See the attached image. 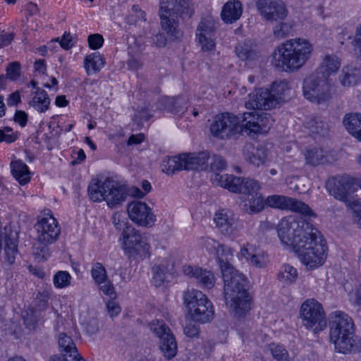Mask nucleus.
Segmentation results:
<instances>
[{
	"label": "nucleus",
	"mask_w": 361,
	"mask_h": 361,
	"mask_svg": "<svg viewBox=\"0 0 361 361\" xmlns=\"http://www.w3.org/2000/svg\"><path fill=\"white\" fill-rule=\"evenodd\" d=\"M297 278V269L289 264H284L278 274L279 280L285 283H293Z\"/></svg>",
	"instance_id": "obj_40"
},
{
	"label": "nucleus",
	"mask_w": 361,
	"mask_h": 361,
	"mask_svg": "<svg viewBox=\"0 0 361 361\" xmlns=\"http://www.w3.org/2000/svg\"><path fill=\"white\" fill-rule=\"evenodd\" d=\"M183 305L193 321L204 324L213 319L214 306L202 291L194 288L188 289L183 292Z\"/></svg>",
	"instance_id": "obj_6"
},
{
	"label": "nucleus",
	"mask_w": 361,
	"mask_h": 361,
	"mask_svg": "<svg viewBox=\"0 0 361 361\" xmlns=\"http://www.w3.org/2000/svg\"><path fill=\"white\" fill-rule=\"evenodd\" d=\"M184 334L190 338L197 337L200 334V329L193 324H188L184 328Z\"/></svg>",
	"instance_id": "obj_62"
},
{
	"label": "nucleus",
	"mask_w": 361,
	"mask_h": 361,
	"mask_svg": "<svg viewBox=\"0 0 361 361\" xmlns=\"http://www.w3.org/2000/svg\"><path fill=\"white\" fill-rule=\"evenodd\" d=\"M20 75V64L17 61L10 63L6 68V79L16 80Z\"/></svg>",
	"instance_id": "obj_53"
},
{
	"label": "nucleus",
	"mask_w": 361,
	"mask_h": 361,
	"mask_svg": "<svg viewBox=\"0 0 361 361\" xmlns=\"http://www.w3.org/2000/svg\"><path fill=\"white\" fill-rule=\"evenodd\" d=\"M266 204L282 210H290L307 216H316L314 212L307 204L295 198L285 195H273L268 196L266 199Z\"/></svg>",
	"instance_id": "obj_16"
},
{
	"label": "nucleus",
	"mask_w": 361,
	"mask_h": 361,
	"mask_svg": "<svg viewBox=\"0 0 361 361\" xmlns=\"http://www.w3.org/2000/svg\"><path fill=\"white\" fill-rule=\"evenodd\" d=\"M249 263L257 268H262L266 265L263 255L257 251L254 255H252V257L249 261Z\"/></svg>",
	"instance_id": "obj_60"
},
{
	"label": "nucleus",
	"mask_w": 361,
	"mask_h": 361,
	"mask_svg": "<svg viewBox=\"0 0 361 361\" xmlns=\"http://www.w3.org/2000/svg\"><path fill=\"white\" fill-rule=\"evenodd\" d=\"M257 7L263 18L271 23L286 20L288 16L286 5L281 0H258Z\"/></svg>",
	"instance_id": "obj_18"
},
{
	"label": "nucleus",
	"mask_w": 361,
	"mask_h": 361,
	"mask_svg": "<svg viewBox=\"0 0 361 361\" xmlns=\"http://www.w3.org/2000/svg\"><path fill=\"white\" fill-rule=\"evenodd\" d=\"M5 254L6 261L10 264H13L18 254L17 244L16 240L9 237H6L5 239Z\"/></svg>",
	"instance_id": "obj_43"
},
{
	"label": "nucleus",
	"mask_w": 361,
	"mask_h": 361,
	"mask_svg": "<svg viewBox=\"0 0 361 361\" xmlns=\"http://www.w3.org/2000/svg\"><path fill=\"white\" fill-rule=\"evenodd\" d=\"M338 79L343 87L354 86L361 80V71L353 66H345L342 68Z\"/></svg>",
	"instance_id": "obj_27"
},
{
	"label": "nucleus",
	"mask_w": 361,
	"mask_h": 361,
	"mask_svg": "<svg viewBox=\"0 0 361 361\" xmlns=\"http://www.w3.org/2000/svg\"><path fill=\"white\" fill-rule=\"evenodd\" d=\"M215 255L219 265L226 262H231L233 257V250L231 247L221 244Z\"/></svg>",
	"instance_id": "obj_46"
},
{
	"label": "nucleus",
	"mask_w": 361,
	"mask_h": 361,
	"mask_svg": "<svg viewBox=\"0 0 361 361\" xmlns=\"http://www.w3.org/2000/svg\"><path fill=\"white\" fill-rule=\"evenodd\" d=\"M53 242H44L40 240V238L37 237L36 242L32 247V252L36 258L45 260L50 255L49 245Z\"/></svg>",
	"instance_id": "obj_39"
},
{
	"label": "nucleus",
	"mask_w": 361,
	"mask_h": 361,
	"mask_svg": "<svg viewBox=\"0 0 361 361\" xmlns=\"http://www.w3.org/2000/svg\"><path fill=\"white\" fill-rule=\"evenodd\" d=\"M271 92L267 88H259L248 95L245 106L248 109L268 110L276 106Z\"/></svg>",
	"instance_id": "obj_21"
},
{
	"label": "nucleus",
	"mask_w": 361,
	"mask_h": 361,
	"mask_svg": "<svg viewBox=\"0 0 361 361\" xmlns=\"http://www.w3.org/2000/svg\"><path fill=\"white\" fill-rule=\"evenodd\" d=\"M240 118L230 114L216 115L210 126L212 135L219 139H228L235 135L240 128Z\"/></svg>",
	"instance_id": "obj_14"
},
{
	"label": "nucleus",
	"mask_w": 361,
	"mask_h": 361,
	"mask_svg": "<svg viewBox=\"0 0 361 361\" xmlns=\"http://www.w3.org/2000/svg\"><path fill=\"white\" fill-rule=\"evenodd\" d=\"M343 124L353 137L361 141V114H347L343 119ZM359 163L361 164V156L359 157Z\"/></svg>",
	"instance_id": "obj_28"
},
{
	"label": "nucleus",
	"mask_w": 361,
	"mask_h": 361,
	"mask_svg": "<svg viewBox=\"0 0 361 361\" xmlns=\"http://www.w3.org/2000/svg\"><path fill=\"white\" fill-rule=\"evenodd\" d=\"M87 41L89 47L92 49L96 50L99 49L102 46L104 43V38L102 35L99 34H93L89 35Z\"/></svg>",
	"instance_id": "obj_57"
},
{
	"label": "nucleus",
	"mask_w": 361,
	"mask_h": 361,
	"mask_svg": "<svg viewBox=\"0 0 361 361\" xmlns=\"http://www.w3.org/2000/svg\"><path fill=\"white\" fill-rule=\"evenodd\" d=\"M243 13V6L238 0L228 1L222 7L221 17L228 24L233 23L240 19Z\"/></svg>",
	"instance_id": "obj_23"
},
{
	"label": "nucleus",
	"mask_w": 361,
	"mask_h": 361,
	"mask_svg": "<svg viewBox=\"0 0 361 361\" xmlns=\"http://www.w3.org/2000/svg\"><path fill=\"white\" fill-rule=\"evenodd\" d=\"M171 0L160 3L159 16L161 27L168 34L176 35L178 25V15L182 18H191L195 8L191 0H175L173 8H169Z\"/></svg>",
	"instance_id": "obj_5"
},
{
	"label": "nucleus",
	"mask_w": 361,
	"mask_h": 361,
	"mask_svg": "<svg viewBox=\"0 0 361 361\" xmlns=\"http://www.w3.org/2000/svg\"><path fill=\"white\" fill-rule=\"evenodd\" d=\"M91 274L96 283L104 282L107 279L106 271L102 263L96 262L91 269Z\"/></svg>",
	"instance_id": "obj_48"
},
{
	"label": "nucleus",
	"mask_w": 361,
	"mask_h": 361,
	"mask_svg": "<svg viewBox=\"0 0 361 361\" xmlns=\"http://www.w3.org/2000/svg\"><path fill=\"white\" fill-rule=\"evenodd\" d=\"M290 89L289 83L287 80H279L274 82L269 90L271 92L273 99H275L276 104L279 103L282 96L285 95L286 92Z\"/></svg>",
	"instance_id": "obj_38"
},
{
	"label": "nucleus",
	"mask_w": 361,
	"mask_h": 361,
	"mask_svg": "<svg viewBox=\"0 0 361 361\" xmlns=\"http://www.w3.org/2000/svg\"><path fill=\"white\" fill-rule=\"evenodd\" d=\"M11 173L20 185H25L30 180V173L27 166L21 160L11 163Z\"/></svg>",
	"instance_id": "obj_30"
},
{
	"label": "nucleus",
	"mask_w": 361,
	"mask_h": 361,
	"mask_svg": "<svg viewBox=\"0 0 361 361\" xmlns=\"http://www.w3.org/2000/svg\"><path fill=\"white\" fill-rule=\"evenodd\" d=\"M99 286L100 290L107 295H111L114 293V287L110 282L105 279L104 282L97 283Z\"/></svg>",
	"instance_id": "obj_64"
},
{
	"label": "nucleus",
	"mask_w": 361,
	"mask_h": 361,
	"mask_svg": "<svg viewBox=\"0 0 361 361\" xmlns=\"http://www.w3.org/2000/svg\"><path fill=\"white\" fill-rule=\"evenodd\" d=\"M331 87L329 80L314 72L304 79L302 92L305 99L315 104L330 99Z\"/></svg>",
	"instance_id": "obj_9"
},
{
	"label": "nucleus",
	"mask_w": 361,
	"mask_h": 361,
	"mask_svg": "<svg viewBox=\"0 0 361 361\" xmlns=\"http://www.w3.org/2000/svg\"><path fill=\"white\" fill-rule=\"evenodd\" d=\"M214 182L232 192L245 194L247 196L259 192L260 183L254 179L237 177L233 175H220L216 173L212 177Z\"/></svg>",
	"instance_id": "obj_11"
},
{
	"label": "nucleus",
	"mask_w": 361,
	"mask_h": 361,
	"mask_svg": "<svg viewBox=\"0 0 361 361\" xmlns=\"http://www.w3.org/2000/svg\"><path fill=\"white\" fill-rule=\"evenodd\" d=\"M106 309L109 316L113 318L118 316L121 312V307L115 301L109 300L106 303Z\"/></svg>",
	"instance_id": "obj_59"
},
{
	"label": "nucleus",
	"mask_w": 361,
	"mask_h": 361,
	"mask_svg": "<svg viewBox=\"0 0 361 361\" xmlns=\"http://www.w3.org/2000/svg\"><path fill=\"white\" fill-rule=\"evenodd\" d=\"M306 125L310 132L314 134L324 135L326 130L325 123L319 118H310Z\"/></svg>",
	"instance_id": "obj_47"
},
{
	"label": "nucleus",
	"mask_w": 361,
	"mask_h": 361,
	"mask_svg": "<svg viewBox=\"0 0 361 361\" xmlns=\"http://www.w3.org/2000/svg\"><path fill=\"white\" fill-rule=\"evenodd\" d=\"M306 164L317 166L328 161L325 152L319 147L308 149L304 152Z\"/></svg>",
	"instance_id": "obj_33"
},
{
	"label": "nucleus",
	"mask_w": 361,
	"mask_h": 361,
	"mask_svg": "<svg viewBox=\"0 0 361 361\" xmlns=\"http://www.w3.org/2000/svg\"><path fill=\"white\" fill-rule=\"evenodd\" d=\"M127 211L130 219L140 226L149 228L155 224L156 216L144 202H131L128 204Z\"/></svg>",
	"instance_id": "obj_17"
},
{
	"label": "nucleus",
	"mask_w": 361,
	"mask_h": 361,
	"mask_svg": "<svg viewBox=\"0 0 361 361\" xmlns=\"http://www.w3.org/2000/svg\"><path fill=\"white\" fill-rule=\"evenodd\" d=\"M71 276L68 271H59L54 276L53 282L55 287L63 288L71 284Z\"/></svg>",
	"instance_id": "obj_45"
},
{
	"label": "nucleus",
	"mask_w": 361,
	"mask_h": 361,
	"mask_svg": "<svg viewBox=\"0 0 361 361\" xmlns=\"http://www.w3.org/2000/svg\"><path fill=\"white\" fill-rule=\"evenodd\" d=\"M14 121L21 127H25L27 122V114L21 110H17L14 115Z\"/></svg>",
	"instance_id": "obj_61"
},
{
	"label": "nucleus",
	"mask_w": 361,
	"mask_h": 361,
	"mask_svg": "<svg viewBox=\"0 0 361 361\" xmlns=\"http://www.w3.org/2000/svg\"><path fill=\"white\" fill-rule=\"evenodd\" d=\"M273 35L276 38L283 39L288 36L293 30V23L292 20H281L274 21Z\"/></svg>",
	"instance_id": "obj_36"
},
{
	"label": "nucleus",
	"mask_w": 361,
	"mask_h": 361,
	"mask_svg": "<svg viewBox=\"0 0 361 361\" xmlns=\"http://www.w3.org/2000/svg\"><path fill=\"white\" fill-rule=\"evenodd\" d=\"M196 38L210 37L216 35L214 20L211 18L202 19L196 30Z\"/></svg>",
	"instance_id": "obj_35"
},
{
	"label": "nucleus",
	"mask_w": 361,
	"mask_h": 361,
	"mask_svg": "<svg viewBox=\"0 0 361 361\" xmlns=\"http://www.w3.org/2000/svg\"><path fill=\"white\" fill-rule=\"evenodd\" d=\"M88 195L94 202L105 200L110 207L121 204L126 197L125 189L116 185L115 182L109 178L104 181L93 179L88 186Z\"/></svg>",
	"instance_id": "obj_7"
},
{
	"label": "nucleus",
	"mask_w": 361,
	"mask_h": 361,
	"mask_svg": "<svg viewBox=\"0 0 361 361\" xmlns=\"http://www.w3.org/2000/svg\"><path fill=\"white\" fill-rule=\"evenodd\" d=\"M354 323L350 317L341 311L331 314L330 338L336 350L346 353L354 350Z\"/></svg>",
	"instance_id": "obj_4"
},
{
	"label": "nucleus",
	"mask_w": 361,
	"mask_h": 361,
	"mask_svg": "<svg viewBox=\"0 0 361 361\" xmlns=\"http://www.w3.org/2000/svg\"><path fill=\"white\" fill-rule=\"evenodd\" d=\"M59 345L60 350L63 353V356L73 357L75 361H85L78 353L75 343L71 336L65 333L59 334Z\"/></svg>",
	"instance_id": "obj_26"
},
{
	"label": "nucleus",
	"mask_w": 361,
	"mask_h": 361,
	"mask_svg": "<svg viewBox=\"0 0 361 361\" xmlns=\"http://www.w3.org/2000/svg\"><path fill=\"white\" fill-rule=\"evenodd\" d=\"M111 220L115 228L118 231H122L121 235H123L128 228H134L129 224L128 219L121 212H115L112 215Z\"/></svg>",
	"instance_id": "obj_44"
},
{
	"label": "nucleus",
	"mask_w": 361,
	"mask_h": 361,
	"mask_svg": "<svg viewBox=\"0 0 361 361\" xmlns=\"http://www.w3.org/2000/svg\"><path fill=\"white\" fill-rule=\"evenodd\" d=\"M131 12L132 13L126 18L127 23L132 25L140 20H145V13L138 5H133L131 8Z\"/></svg>",
	"instance_id": "obj_51"
},
{
	"label": "nucleus",
	"mask_w": 361,
	"mask_h": 361,
	"mask_svg": "<svg viewBox=\"0 0 361 361\" xmlns=\"http://www.w3.org/2000/svg\"><path fill=\"white\" fill-rule=\"evenodd\" d=\"M269 350L276 361H290L289 353L283 345L272 343L269 345Z\"/></svg>",
	"instance_id": "obj_41"
},
{
	"label": "nucleus",
	"mask_w": 361,
	"mask_h": 361,
	"mask_svg": "<svg viewBox=\"0 0 361 361\" xmlns=\"http://www.w3.org/2000/svg\"><path fill=\"white\" fill-rule=\"evenodd\" d=\"M29 104L39 113L45 112L49 109L50 105V99L47 92L41 88H37Z\"/></svg>",
	"instance_id": "obj_32"
},
{
	"label": "nucleus",
	"mask_w": 361,
	"mask_h": 361,
	"mask_svg": "<svg viewBox=\"0 0 361 361\" xmlns=\"http://www.w3.org/2000/svg\"><path fill=\"white\" fill-rule=\"evenodd\" d=\"M163 100L166 104V108L169 111L176 114L180 111L176 107V105L178 104V99L166 97L163 99Z\"/></svg>",
	"instance_id": "obj_63"
},
{
	"label": "nucleus",
	"mask_w": 361,
	"mask_h": 361,
	"mask_svg": "<svg viewBox=\"0 0 361 361\" xmlns=\"http://www.w3.org/2000/svg\"><path fill=\"white\" fill-rule=\"evenodd\" d=\"M221 243L211 238H206L204 242V247H205V249L209 252L214 255L216 253Z\"/></svg>",
	"instance_id": "obj_58"
},
{
	"label": "nucleus",
	"mask_w": 361,
	"mask_h": 361,
	"mask_svg": "<svg viewBox=\"0 0 361 361\" xmlns=\"http://www.w3.org/2000/svg\"><path fill=\"white\" fill-rule=\"evenodd\" d=\"M257 251V250L254 247V246L247 243L241 247L239 257L241 258H245L246 261L249 262V261L252 257V255H254Z\"/></svg>",
	"instance_id": "obj_56"
},
{
	"label": "nucleus",
	"mask_w": 361,
	"mask_h": 361,
	"mask_svg": "<svg viewBox=\"0 0 361 361\" xmlns=\"http://www.w3.org/2000/svg\"><path fill=\"white\" fill-rule=\"evenodd\" d=\"M39 315L37 311L30 309L25 312L23 314L24 323L29 329H35L39 320Z\"/></svg>",
	"instance_id": "obj_52"
},
{
	"label": "nucleus",
	"mask_w": 361,
	"mask_h": 361,
	"mask_svg": "<svg viewBox=\"0 0 361 361\" xmlns=\"http://www.w3.org/2000/svg\"><path fill=\"white\" fill-rule=\"evenodd\" d=\"M257 118H258V113L257 112H246L243 114L242 130L250 137L260 134V130L258 128L259 122Z\"/></svg>",
	"instance_id": "obj_31"
},
{
	"label": "nucleus",
	"mask_w": 361,
	"mask_h": 361,
	"mask_svg": "<svg viewBox=\"0 0 361 361\" xmlns=\"http://www.w3.org/2000/svg\"><path fill=\"white\" fill-rule=\"evenodd\" d=\"M84 63L88 75L98 72L104 66L102 58L98 53L87 56Z\"/></svg>",
	"instance_id": "obj_37"
},
{
	"label": "nucleus",
	"mask_w": 361,
	"mask_h": 361,
	"mask_svg": "<svg viewBox=\"0 0 361 361\" xmlns=\"http://www.w3.org/2000/svg\"><path fill=\"white\" fill-rule=\"evenodd\" d=\"M37 237L41 241L56 242L61 233V227L49 209L44 210L35 224Z\"/></svg>",
	"instance_id": "obj_15"
},
{
	"label": "nucleus",
	"mask_w": 361,
	"mask_h": 361,
	"mask_svg": "<svg viewBox=\"0 0 361 361\" xmlns=\"http://www.w3.org/2000/svg\"><path fill=\"white\" fill-rule=\"evenodd\" d=\"M313 50L312 43L305 38L290 39L276 47L272 63L281 71L295 73L310 59Z\"/></svg>",
	"instance_id": "obj_3"
},
{
	"label": "nucleus",
	"mask_w": 361,
	"mask_h": 361,
	"mask_svg": "<svg viewBox=\"0 0 361 361\" xmlns=\"http://www.w3.org/2000/svg\"><path fill=\"white\" fill-rule=\"evenodd\" d=\"M203 51H214L216 48L215 37L196 38Z\"/></svg>",
	"instance_id": "obj_54"
},
{
	"label": "nucleus",
	"mask_w": 361,
	"mask_h": 361,
	"mask_svg": "<svg viewBox=\"0 0 361 361\" xmlns=\"http://www.w3.org/2000/svg\"><path fill=\"white\" fill-rule=\"evenodd\" d=\"M300 316L306 329L317 334L326 327L325 312L321 303L314 299H307L300 309Z\"/></svg>",
	"instance_id": "obj_10"
},
{
	"label": "nucleus",
	"mask_w": 361,
	"mask_h": 361,
	"mask_svg": "<svg viewBox=\"0 0 361 361\" xmlns=\"http://www.w3.org/2000/svg\"><path fill=\"white\" fill-rule=\"evenodd\" d=\"M152 282L156 287L161 286L165 279V274L164 269L161 265H154L152 269Z\"/></svg>",
	"instance_id": "obj_50"
},
{
	"label": "nucleus",
	"mask_w": 361,
	"mask_h": 361,
	"mask_svg": "<svg viewBox=\"0 0 361 361\" xmlns=\"http://www.w3.org/2000/svg\"><path fill=\"white\" fill-rule=\"evenodd\" d=\"M183 272L185 275L196 279L197 283L202 288L210 289L215 284V277L212 272L197 267L185 266Z\"/></svg>",
	"instance_id": "obj_22"
},
{
	"label": "nucleus",
	"mask_w": 361,
	"mask_h": 361,
	"mask_svg": "<svg viewBox=\"0 0 361 361\" xmlns=\"http://www.w3.org/2000/svg\"><path fill=\"white\" fill-rule=\"evenodd\" d=\"M224 283V299L227 307L235 317H240L251 309V298L247 291V281L231 262L219 265Z\"/></svg>",
	"instance_id": "obj_2"
},
{
	"label": "nucleus",
	"mask_w": 361,
	"mask_h": 361,
	"mask_svg": "<svg viewBox=\"0 0 361 361\" xmlns=\"http://www.w3.org/2000/svg\"><path fill=\"white\" fill-rule=\"evenodd\" d=\"M257 119L259 122L258 128L260 130V134L267 133L274 123L271 116L267 113L258 114Z\"/></svg>",
	"instance_id": "obj_49"
},
{
	"label": "nucleus",
	"mask_w": 361,
	"mask_h": 361,
	"mask_svg": "<svg viewBox=\"0 0 361 361\" xmlns=\"http://www.w3.org/2000/svg\"><path fill=\"white\" fill-rule=\"evenodd\" d=\"M356 185L355 179L348 176H343L333 178L328 183L330 193L335 198L343 202H347L350 193L354 191Z\"/></svg>",
	"instance_id": "obj_20"
},
{
	"label": "nucleus",
	"mask_w": 361,
	"mask_h": 361,
	"mask_svg": "<svg viewBox=\"0 0 361 361\" xmlns=\"http://www.w3.org/2000/svg\"><path fill=\"white\" fill-rule=\"evenodd\" d=\"M184 162H185V170L201 169L203 170L207 166L209 153L202 152L200 153L183 154Z\"/></svg>",
	"instance_id": "obj_25"
},
{
	"label": "nucleus",
	"mask_w": 361,
	"mask_h": 361,
	"mask_svg": "<svg viewBox=\"0 0 361 361\" xmlns=\"http://www.w3.org/2000/svg\"><path fill=\"white\" fill-rule=\"evenodd\" d=\"M235 53L242 61L254 59L257 56V53L252 49L250 44L245 42L238 44L235 47Z\"/></svg>",
	"instance_id": "obj_42"
},
{
	"label": "nucleus",
	"mask_w": 361,
	"mask_h": 361,
	"mask_svg": "<svg viewBox=\"0 0 361 361\" xmlns=\"http://www.w3.org/2000/svg\"><path fill=\"white\" fill-rule=\"evenodd\" d=\"M161 166L162 171L168 175H173L177 171L185 170V162H184L183 154L164 158Z\"/></svg>",
	"instance_id": "obj_29"
},
{
	"label": "nucleus",
	"mask_w": 361,
	"mask_h": 361,
	"mask_svg": "<svg viewBox=\"0 0 361 361\" xmlns=\"http://www.w3.org/2000/svg\"><path fill=\"white\" fill-rule=\"evenodd\" d=\"M238 218L230 209L219 208L214 214L213 223L217 231L224 237L234 238L239 235Z\"/></svg>",
	"instance_id": "obj_13"
},
{
	"label": "nucleus",
	"mask_w": 361,
	"mask_h": 361,
	"mask_svg": "<svg viewBox=\"0 0 361 361\" xmlns=\"http://www.w3.org/2000/svg\"><path fill=\"white\" fill-rule=\"evenodd\" d=\"M265 204L266 200L264 201L262 195L257 192L247 197L244 207L247 213L257 214L264 209Z\"/></svg>",
	"instance_id": "obj_34"
},
{
	"label": "nucleus",
	"mask_w": 361,
	"mask_h": 361,
	"mask_svg": "<svg viewBox=\"0 0 361 361\" xmlns=\"http://www.w3.org/2000/svg\"><path fill=\"white\" fill-rule=\"evenodd\" d=\"M271 148L267 144L247 145L243 152L244 158L251 166L259 168L271 161Z\"/></svg>",
	"instance_id": "obj_19"
},
{
	"label": "nucleus",
	"mask_w": 361,
	"mask_h": 361,
	"mask_svg": "<svg viewBox=\"0 0 361 361\" xmlns=\"http://www.w3.org/2000/svg\"><path fill=\"white\" fill-rule=\"evenodd\" d=\"M150 331L159 338V348L164 357L171 360L177 353V342L173 332L161 319H154L148 324Z\"/></svg>",
	"instance_id": "obj_12"
},
{
	"label": "nucleus",
	"mask_w": 361,
	"mask_h": 361,
	"mask_svg": "<svg viewBox=\"0 0 361 361\" xmlns=\"http://www.w3.org/2000/svg\"><path fill=\"white\" fill-rule=\"evenodd\" d=\"M282 243L291 245L300 262L310 269L321 267L326 257L327 247L319 230L302 217L288 216L277 226Z\"/></svg>",
	"instance_id": "obj_1"
},
{
	"label": "nucleus",
	"mask_w": 361,
	"mask_h": 361,
	"mask_svg": "<svg viewBox=\"0 0 361 361\" xmlns=\"http://www.w3.org/2000/svg\"><path fill=\"white\" fill-rule=\"evenodd\" d=\"M119 241L125 255L131 259H143L149 257L150 245L147 238L135 228H128L123 235H121Z\"/></svg>",
	"instance_id": "obj_8"
},
{
	"label": "nucleus",
	"mask_w": 361,
	"mask_h": 361,
	"mask_svg": "<svg viewBox=\"0 0 361 361\" xmlns=\"http://www.w3.org/2000/svg\"><path fill=\"white\" fill-rule=\"evenodd\" d=\"M341 65V59L335 54H326L316 72L328 79L331 75L336 74Z\"/></svg>",
	"instance_id": "obj_24"
},
{
	"label": "nucleus",
	"mask_w": 361,
	"mask_h": 361,
	"mask_svg": "<svg viewBox=\"0 0 361 361\" xmlns=\"http://www.w3.org/2000/svg\"><path fill=\"white\" fill-rule=\"evenodd\" d=\"M227 164L225 159L219 156L214 155L212 162L211 163V169L213 171H221L226 169Z\"/></svg>",
	"instance_id": "obj_55"
}]
</instances>
